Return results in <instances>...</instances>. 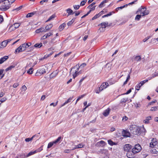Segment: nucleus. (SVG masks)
<instances>
[{
  "mask_svg": "<svg viewBox=\"0 0 158 158\" xmlns=\"http://www.w3.org/2000/svg\"><path fill=\"white\" fill-rule=\"evenodd\" d=\"M131 132L133 135H140V127L136 125H132L130 127Z\"/></svg>",
  "mask_w": 158,
  "mask_h": 158,
  "instance_id": "f257e3e1",
  "label": "nucleus"
},
{
  "mask_svg": "<svg viewBox=\"0 0 158 158\" xmlns=\"http://www.w3.org/2000/svg\"><path fill=\"white\" fill-rule=\"evenodd\" d=\"M28 48V46H27V44H26V43H24L16 48L15 53H16L17 52L19 53L22 52L25 50L26 48Z\"/></svg>",
  "mask_w": 158,
  "mask_h": 158,
  "instance_id": "f03ea898",
  "label": "nucleus"
},
{
  "mask_svg": "<svg viewBox=\"0 0 158 158\" xmlns=\"http://www.w3.org/2000/svg\"><path fill=\"white\" fill-rule=\"evenodd\" d=\"M15 1V0H5L3 2V5L7 10L10 7V5Z\"/></svg>",
  "mask_w": 158,
  "mask_h": 158,
  "instance_id": "7ed1b4c3",
  "label": "nucleus"
},
{
  "mask_svg": "<svg viewBox=\"0 0 158 158\" xmlns=\"http://www.w3.org/2000/svg\"><path fill=\"white\" fill-rule=\"evenodd\" d=\"M142 148L139 144H137L135 145L134 148L132 149V152L134 153H136L139 152L141 150Z\"/></svg>",
  "mask_w": 158,
  "mask_h": 158,
  "instance_id": "20e7f679",
  "label": "nucleus"
},
{
  "mask_svg": "<svg viewBox=\"0 0 158 158\" xmlns=\"http://www.w3.org/2000/svg\"><path fill=\"white\" fill-rule=\"evenodd\" d=\"M98 26H100L101 27L99 28V29L101 30V29H102V31L103 30L104 31V29H105V28L108 26H110V25H108V23L107 22H103L100 23V24L98 25Z\"/></svg>",
  "mask_w": 158,
  "mask_h": 158,
  "instance_id": "39448f33",
  "label": "nucleus"
},
{
  "mask_svg": "<svg viewBox=\"0 0 158 158\" xmlns=\"http://www.w3.org/2000/svg\"><path fill=\"white\" fill-rule=\"evenodd\" d=\"M131 146L129 144H126L123 147L124 151L127 152L131 151Z\"/></svg>",
  "mask_w": 158,
  "mask_h": 158,
  "instance_id": "423d86ee",
  "label": "nucleus"
},
{
  "mask_svg": "<svg viewBox=\"0 0 158 158\" xmlns=\"http://www.w3.org/2000/svg\"><path fill=\"white\" fill-rule=\"evenodd\" d=\"M157 144V142L156 139L153 138L151 140V142L150 143V147L151 148H153L155 146H156Z\"/></svg>",
  "mask_w": 158,
  "mask_h": 158,
  "instance_id": "0eeeda50",
  "label": "nucleus"
},
{
  "mask_svg": "<svg viewBox=\"0 0 158 158\" xmlns=\"http://www.w3.org/2000/svg\"><path fill=\"white\" fill-rule=\"evenodd\" d=\"M106 144V143L103 140L98 142L95 144V146L98 147H103Z\"/></svg>",
  "mask_w": 158,
  "mask_h": 158,
  "instance_id": "6e6552de",
  "label": "nucleus"
},
{
  "mask_svg": "<svg viewBox=\"0 0 158 158\" xmlns=\"http://www.w3.org/2000/svg\"><path fill=\"white\" fill-rule=\"evenodd\" d=\"M45 73L46 71H45V70H37L35 75L36 76H39L41 75L42 74Z\"/></svg>",
  "mask_w": 158,
  "mask_h": 158,
  "instance_id": "1a4fd4ad",
  "label": "nucleus"
},
{
  "mask_svg": "<svg viewBox=\"0 0 158 158\" xmlns=\"http://www.w3.org/2000/svg\"><path fill=\"white\" fill-rule=\"evenodd\" d=\"M59 72L58 70H56L54 71L50 75V77L51 78H53V77L56 76Z\"/></svg>",
  "mask_w": 158,
  "mask_h": 158,
  "instance_id": "9d476101",
  "label": "nucleus"
},
{
  "mask_svg": "<svg viewBox=\"0 0 158 158\" xmlns=\"http://www.w3.org/2000/svg\"><path fill=\"white\" fill-rule=\"evenodd\" d=\"M110 110V109L109 108H108L103 112V115L105 117L107 116L109 114Z\"/></svg>",
  "mask_w": 158,
  "mask_h": 158,
  "instance_id": "9b49d317",
  "label": "nucleus"
},
{
  "mask_svg": "<svg viewBox=\"0 0 158 158\" xmlns=\"http://www.w3.org/2000/svg\"><path fill=\"white\" fill-rule=\"evenodd\" d=\"M108 85V83L106 82L103 83L100 86V89L103 90L106 88Z\"/></svg>",
  "mask_w": 158,
  "mask_h": 158,
  "instance_id": "f8f14e48",
  "label": "nucleus"
},
{
  "mask_svg": "<svg viewBox=\"0 0 158 158\" xmlns=\"http://www.w3.org/2000/svg\"><path fill=\"white\" fill-rule=\"evenodd\" d=\"M35 32L37 33H39L40 32H46V31L45 30V29L44 27H41L40 28L36 30Z\"/></svg>",
  "mask_w": 158,
  "mask_h": 158,
  "instance_id": "ddd939ff",
  "label": "nucleus"
},
{
  "mask_svg": "<svg viewBox=\"0 0 158 158\" xmlns=\"http://www.w3.org/2000/svg\"><path fill=\"white\" fill-rule=\"evenodd\" d=\"M134 153L132 152V151H130V152H127V157L129 158H132L133 157Z\"/></svg>",
  "mask_w": 158,
  "mask_h": 158,
  "instance_id": "4468645a",
  "label": "nucleus"
},
{
  "mask_svg": "<svg viewBox=\"0 0 158 158\" xmlns=\"http://www.w3.org/2000/svg\"><path fill=\"white\" fill-rule=\"evenodd\" d=\"M73 97H70L66 101H65L63 104L61 105V107H62L66 104L70 102L71 100L73 99Z\"/></svg>",
  "mask_w": 158,
  "mask_h": 158,
  "instance_id": "2eb2a0df",
  "label": "nucleus"
},
{
  "mask_svg": "<svg viewBox=\"0 0 158 158\" xmlns=\"http://www.w3.org/2000/svg\"><path fill=\"white\" fill-rule=\"evenodd\" d=\"M66 24L65 23H64L60 26L59 27V30L60 31H62L64 29V27L66 26Z\"/></svg>",
  "mask_w": 158,
  "mask_h": 158,
  "instance_id": "dca6fc26",
  "label": "nucleus"
},
{
  "mask_svg": "<svg viewBox=\"0 0 158 158\" xmlns=\"http://www.w3.org/2000/svg\"><path fill=\"white\" fill-rule=\"evenodd\" d=\"M158 76V71L154 73L153 74L152 76L148 77V80H150L152 78Z\"/></svg>",
  "mask_w": 158,
  "mask_h": 158,
  "instance_id": "f3484780",
  "label": "nucleus"
},
{
  "mask_svg": "<svg viewBox=\"0 0 158 158\" xmlns=\"http://www.w3.org/2000/svg\"><path fill=\"white\" fill-rule=\"evenodd\" d=\"M81 73V71L77 72L76 70H75L74 73L73 75V78L74 79L78 75Z\"/></svg>",
  "mask_w": 158,
  "mask_h": 158,
  "instance_id": "a211bd4d",
  "label": "nucleus"
},
{
  "mask_svg": "<svg viewBox=\"0 0 158 158\" xmlns=\"http://www.w3.org/2000/svg\"><path fill=\"white\" fill-rule=\"evenodd\" d=\"M124 137H128L130 136V133L127 131H124L122 133Z\"/></svg>",
  "mask_w": 158,
  "mask_h": 158,
  "instance_id": "6ab92c4d",
  "label": "nucleus"
},
{
  "mask_svg": "<svg viewBox=\"0 0 158 158\" xmlns=\"http://www.w3.org/2000/svg\"><path fill=\"white\" fill-rule=\"evenodd\" d=\"M8 58V56H6L1 58L0 59V64H1L3 63L4 61L7 59Z\"/></svg>",
  "mask_w": 158,
  "mask_h": 158,
  "instance_id": "aec40b11",
  "label": "nucleus"
},
{
  "mask_svg": "<svg viewBox=\"0 0 158 158\" xmlns=\"http://www.w3.org/2000/svg\"><path fill=\"white\" fill-rule=\"evenodd\" d=\"M140 134H142L144 135L146 132V130L144 127H140Z\"/></svg>",
  "mask_w": 158,
  "mask_h": 158,
  "instance_id": "412c9836",
  "label": "nucleus"
},
{
  "mask_svg": "<svg viewBox=\"0 0 158 158\" xmlns=\"http://www.w3.org/2000/svg\"><path fill=\"white\" fill-rule=\"evenodd\" d=\"M37 136H38L37 135H33V136H32L31 138H27L25 139V141L26 142H29L30 141H32L33 139L35 137H36Z\"/></svg>",
  "mask_w": 158,
  "mask_h": 158,
  "instance_id": "4be33fe9",
  "label": "nucleus"
},
{
  "mask_svg": "<svg viewBox=\"0 0 158 158\" xmlns=\"http://www.w3.org/2000/svg\"><path fill=\"white\" fill-rule=\"evenodd\" d=\"M151 116H148L146 117V119L143 120L144 123L145 124H148L149 123V120L151 119Z\"/></svg>",
  "mask_w": 158,
  "mask_h": 158,
  "instance_id": "5701e85b",
  "label": "nucleus"
},
{
  "mask_svg": "<svg viewBox=\"0 0 158 158\" xmlns=\"http://www.w3.org/2000/svg\"><path fill=\"white\" fill-rule=\"evenodd\" d=\"M7 44V42L6 41L4 40L2 42L1 45H0V48H4L5 47Z\"/></svg>",
  "mask_w": 158,
  "mask_h": 158,
  "instance_id": "b1692460",
  "label": "nucleus"
},
{
  "mask_svg": "<svg viewBox=\"0 0 158 158\" xmlns=\"http://www.w3.org/2000/svg\"><path fill=\"white\" fill-rule=\"evenodd\" d=\"M131 71H130V72L129 73V74L128 75L127 77V79L126 80V81L124 82L123 85H125L126 84L128 81L129 80V79H130V73H131Z\"/></svg>",
  "mask_w": 158,
  "mask_h": 158,
  "instance_id": "393cba45",
  "label": "nucleus"
},
{
  "mask_svg": "<svg viewBox=\"0 0 158 158\" xmlns=\"http://www.w3.org/2000/svg\"><path fill=\"white\" fill-rule=\"evenodd\" d=\"M52 27V24H49L47 25L45 27V30L46 31V32L50 30Z\"/></svg>",
  "mask_w": 158,
  "mask_h": 158,
  "instance_id": "a878e982",
  "label": "nucleus"
},
{
  "mask_svg": "<svg viewBox=\"0 0 158 158\" xmlns=\"http://www.w3.org/2000/svg\"><path fill=\"white\" fill-rule=\"evenodd\" d=\"M67 13H68V16L74 13L73 10L70 8H68L66 10Z\"/></svg>",
  "mask_w": 158,
  "mask_h": 158,
  "instance_id": "bb28decb",
  "label": "nucleus"
},
{
  "mask_svg": "<svg viewBox=\"0 0 158 158\" xmlns=\"http://www.w3.org/2000/svg\"><path fill=\"white\" fill-rule=\"evenodd\" d=\"M149 11L148 10H145L144 11H143V12H142L141 13V14L142 15V16L143 17L144 16L147 15L149 14Z\"/></svg>",
  "mask_w": 158,
  "mask_h": 158,
  "instance_id": "cd10ccee",
  "label": "nucleus"
},
{
  "mask_svg": "<svg viewBox=\"0 0 158 158\" xmlns=\"http://www.w3.org/2000/svg\"><path fill=\"white\" fill-rule=\"evenodd\" d=\"M108 0H105L103 2H101L99 6V8H102L104 6V4L108 2Z\"/></svg>",
  "mask_w": 158,
  "mask_h": 158,
  "instance_id": "c85d7f7f",
  "label": "nucleus"
},
{
  "mask_svg": "<svg viewBox=\"0 0 158 158\" xmlns=\"http://www.w3.org/2000/svg\"><path fill=\"white\" fill-rule=\"evenodd\" d=\"M17 64H13L12 65H11L8 68H6V69H11L13 68H17Z\"/></svg>",
  "mask_w": 158,
  "mask_h": 158,
  "instance_id": "c756f323",
  "label": "nucleus"
},
{
  "mask_svg": "<svg viewBox=\"0 0 158 158\" xmlns=\"http://www.w3.org/2000/svg\"><path fill=\"white\" fill-rule=\"evenodd\" d=\"M76 18H73L69 22L67 23V25L68 26H71L72 23L74 22Z\"/></svg>",
  "mask_w": 158,
  "mask_h": 158,
  "instance_id": "7c9ffc66",
  "label": "nucleus"
},
{
  "mask_svg": "<svg viewBox=\"0 0 158 158\" xmlns=\"http://www.w3.org/2000/svg\"><path fill=\"white\" fill-rule=\"evenodd\" d=\"M108 142L109 144L111 146L116 145V143L112 141L111 140L109 139L108 140Z\"/></svg>",
  "mask_w": 158,
  "mask_h": 158,
  "instance_id": "2f4dec72",
  "label": "nucleus"
},
{
  "mask_svg": "<svg viewBox=\"0 0 158 158\" xmlns=\"http://www.w3.org/2000/svg\"><path fill=\"white\" fill-rule=\"evenodd\" d=\"M115 12L114 11H112V12H110L107 14L104 15L102 16V18H104L106 17H107L108 16H110L113 13H114Z\"/></svg>",
  "mask_w": 158,
  "mask_h": 158,
  "instance_id": "473e14b6",
  "label": "nucleus"
},
{
  "mask_svg": "<svg viewBox=\"0 0 158 158\" xmlns=\"http://www.w3.org/2000/svg\"><path fill=\"white\" fill-rule=\"evenodd\" d=\"M15 29H16L15 27L13 25H12L9 27V31L10 32L12 31H13L15 30Z\"/></svg>",
  "mask_w": 158,
  "mask_h": 158,
  "instance_id": "72a5a7b5",
  "label": "nucleus"
},
{
  "mask_svg": "<svg viewBox=\"0 0 158 158\" xmlns=\"http://www.w3.org/2000/svg\"><path fill=\"white\" fill-rule=\"evenodd\" d=\"M141 59V58L140 56H136L134 58V60L136 61H140Z\"/></svg>",
  "mask_w": 158,
  "mask_h": 158,
  "instance_id": "f704fd0d",
  "label": "nucleus"
},
{
  "mask_svg": "<svg viewBox=\"0 0 158 158\" xmlns=\"http://www.w3.org/2000/svg\"><path fill=\"white\" fill-rule=\"evenodd\" d=\"M84 146V145L83 143H81L78 145H76V147L77 148H83Z\"/></svg>",
  "mask_w": 158,
  "mask_h": 158,
  "instance_id": "c9c22d12",
  "label": "nucleus"
},
{
  "mask_svg": "<svg viewBox=\"0 0 158 158\" xmlns=\"http://www.w3.org/2000/svg\"><path fill=\"white\" fill-rule=\"evenodd\" d=\"M42 46V43L40 44H36L34 45V47L35 48H39Z\"/></svg>",
  "mask_w": 158,
  "mask_h": 158,
  "instance_id": "e433bc0d",
  "label": "nucleus"
},
{
  "mask_svg": "<svg viewBox=\"0 0 158 158\" xmlns=\"http://www.w3.org/2000/svg\"><path fill=\"white\" fill-rule=\"evenodd\" d=\"M143 9V6H141L140 8H139L137 10V11L136 12V14H139L140 13L142 12V9Z\"/></svg>",
  "mask_w": 158,
  "mask_h": 158,
  "instance_id": "4c0bfd02",
  "label": "nucleus"
},
{
  "mask_svg": "<svg viewBox=\"0 0 158 158\" xmlns=\"http://www.w3.org/2000/svg\"><path fill=\"white\" fill-rule=\"evenodd\" d=\"M142 16V15H137L135 17V20L139 21Z\"/></svg>",
  "mask_w": 158,
  "mask_h": 158,
  "instance_id": "58836bf2",
  "label": "nucleus"
},
{
  "mask_svg": "<svg viewBox=\"0 0 158 158\" xmlns=\"http://www.w3.org/2000/svg\"><path fill=\"white\" fill-rule=\"evenodd\" d=\"M43 145L40 148L37 149L36 150H35V153L39 152L42 151L43 150Z\"/></svg>",
  "mask_w": 158,
  "mask_h": 158,
  "instance_id": "ea45409f",
  "label": "nucleus"
},
{
  "mask_svg": "<svg viewBox=\"0 0 158 158\" xmlns=\"http://www.w3.org/2000/svg\"><path fill=\"white\" fill-rule=\"evenodd\" d=\"M61 139V136L59 137L58 138L54 141H53L54 144H56L58 143L59 141Z\"/></svg>",
  "mask_w": 158,
  "mask_h": 158,
  "instance_id": "a19ab883",
  "label": "nucleus"
},
{
  "mask_svg": "<svg viewBox=\"0 0 158 158\" xmlns=\"http://www.w3.org/2000/svg\"><path fill=\"white\" fill-rule=\"evenodd\" d=\"M35 12H33L30 13H28L26 16L27 18L30 17H32L35 14Z\"/></svg>",
  "mask_w": 158,
  "mask_h": 158,
  "instance_id": "79ce46f5",
  "label": "nucleus"
},
{
  "mask_svg": "<svg viewBox=\"0 0 158 158\" xmlns=\"http://www.w3.org/2000/svg\"><path fill=\"white\" fill-rule=\"evenodd\" d=\"M54 144L53 141L52 142H49L48 144L47 148H51Z\"/></svg>",
  "mask_w": 158,
  "mask_h": 158,
  "instance_id": "37998d69",
  "label": "nucleus"
},
{
  "mask_svg": "<svg viewBox=\"0 0 158 158\" xmlns=\"http://www.w3.org/2000/svg\"><path fill=\"white\" fill-rule=\"evenodd\" d=\"M36 153L35 152V151H31L29 152L28 154L27 155V157H28L30 156H31L32 155H33L35 154Z\"/></svg>",
  "mask_w": 158,
  "mask_h": 158,
  "instance_id": "c03bdc74",
  "label": "nucleus"
},
{
  "mask_svg": "<svg viewBox=\"0 0 158 158\" xmlns=\"http://www.w3.org/2000/svg\"><path fill=\"white\" fill-rule=\"evenodd\" d=\"M15 28L16 29V28H18L20 24L19 23H15L13 24Z\"/></svg>",
  "mask_w": 158,
  "mask_h": 158,
  "instance_id": "a18cd8bd",
  "label": "nucleus"
},
{
  "mask_svg": "<svg viewBox=\"0 0 158 158\" xmlns=\"http://www.w3.org/2000/svg\"><path fill=\"white\" fill-rule=\"evenodd\" d=\"M158 109V106H156L152 107L151 108V110L152 111H155L157 110Z\"/></svg>",
  "mask_w": 158,
  "mask_h": 158,
  "instance_id": "49530a36",
  "label": "nucleus"
},
{
  "mask_svg": "<svg viewBox=\"0 0 158 158\" xmlns=\"http://www.w3.org/2000/svg\"><path fill=\"white\" fill-rule=\"evenodd\" d=\"M80 65L79 64H77L74 67H72L71 69H79L80 68Z\"/></svg>",
  "mask_w": 158,
  "mask_h": 158,
  "instance_id": "de8ad7c7",
  "label": "nucleus"
},
{
  "mask_svg": "<svg viewBox=\"0 0 158 158\" xmlns=\"http://www.w3.org/2000/svg\"><path fill=\"white\" fill-rule=\"evenodd\" d=\"M55 38H53L49 42V44L50 45L53 44H54L55 43V42L54 41L55 40Z\"/></svg>",
  "mask_w": 158,
  "mask_h": 158,
  "instance_id": "09e8293b",
  "label": "nucleus"
},
{
  "mask_svg": "<svg viewBox=\"0 0 158 158\" xmlns=\"http://www.w3.org/2000/svg\"><path fill=\"white\" fill-rule=\"evenodd\" d=\"M55 17V15H53L52 16H51L47 20V22L49 21L52 19H53Z\"/></svg>",
  "mask_w": 158,
  "mask_h": 158,
  "instance_id": "8fccbe9b",
  "label": "nucleus"
},
{
  "mask_svg": "<svg viewBox=\"0 0 158 158\" xmlns=\"http://www.w3.org/2000/svg\"><path fill=\"white\" fill-rule=\"evenodd\" d=\"M3 70H0V77L2 78L4 76V74H3Z\"/></svg>",
  "mask_w": 158,
  "mask_h": 158,
  "instance_id": "3c124183",
  "label": "nucleus"
},
{
  "mask_svg": "<svg viewBox=\"0 0 158 158\" xmlns=\"http://www.w3.org/2000/svg\"><path fill=\"white\" fill-rule=\"evenodd\" d=\"M148 81V80H144L143 81L140 82V83H139L140 85V86H142L145 83L147 82Z\"/></svg>",
  "mask_w": 158,
  "mask_h": 158,
  "instance_id": "603ef678",
  "label": "nucleus"
},
{
  "mask_svg": "<svg viewBox=\"0 0 158 158\" xmlns=\"http://www.w3.org/2000/svg\"><path fill=\"white\" fill-rule=\"evenodd\" d=\"M7 9L5 7H4L3 5L0 7V10L2 11H5Z\"/></svg>",
  "mask_w": 158,
  "mask_h": 158,
  "instance_id": "864d4df0",
  "label": "nucleus"
},
{
  "mask_svg": "<svg viewBox=\"0 0 158 158\" xmlns=\"http://www.w3.org/2000/svg\"><path fill=\"white\" fill-rule=\"evenodd\" d=\"M84 95H81V96H79L77 98V99L76 100V102L75 103V104H76L77 102L79 101L82 98H83L84 96Z\"/></svg>",
  "mask_w": 158,
  "mask_h": 158,
  "instance_id": "5fc2aeb1",
  "label": "nucleus"
},
{
  "mask_svg": "<svg viewBox=\"0 0 158 158\" xmlns=\"http://www.w3.org/2000/svg\"><path fill=\"white\" fill-rule=\"evenodd\" d=\"M128 99L127 98H122L121 101V103L126 102L127 100Z\"/></svg>",
  "mask_w": 158,
  "mask_h": 158,
  "instance_id": "6e6d98bb",
  "label": "nucleus"
},
{
  "mask_svg": "<svg viewBox=\"0 0 158 158\" xmlns=\"http://www.w3.org/2000/svg\"><path fill=\"white\" fill-rule=\"evenodd\" d=\"M87 1V0H83L81 1V2L80 5L81 6H83L85 4L86 2Z\"/></svg>",
  "mask_w": 158,
  "mask_h": 158,
  "instance_id": "4d7b16f0",
  "label": "nucleus"
},
{
  "mask_svg": "<svg viewBox=\"0 0 158 158\" xmlns=\"http://www.w3.org/2000/svg\"><path fill=\"white\" fill-rule=\"evenodd\" d=\"M91 10H89L88 12L85 15H83L81 17V18H84L86 16H87L90 13V12H91Z\"/></svg>",
  "mask_w": 158,
  "mask_h": 158,
  "instance_id": "13d9d810",
  "label": "nucleus"
},
{
  "mask_svg": "<svg viewBox=\"0 0 158 158\" xmlns=\"http://www.w3.org/2000/svg\"><path fill=\"white\" fill-rule=\"evenodd\" d=\"M45 35H46V37L47 38H48V37H49L50 36L52 35H53V34H52V32H49V33L46 34Z\"/></svg>",
  "mask_w": 158,
  "mask_h": 158,
  "instance_id": "bf43d9fd",
  "label": "nucleus"
},
{
  "mask_svg": "<svg viewBox=\"0 0 158 158\" xmlns=\"http://www.w3.org/2000/svg\"><path fill=\"white\" fill-rule=\"evenodd\" d=\"M48 1V0H42L40 1V4L43 5L44 4V2H47Z\"/></svg>",
  "mask_w": 158,
  "mask_h": 158,
  "instance_id": "052dcab7",
  "label": "nucleus"
},
{
  "mask_svg": "<svg viewBox=\"0 0 158 158\" xmlns=\"http://www.w3.org/2000/svg\"><path fill=\"white\" fill-rule=\"evenodd\" d=\"M86 64L85 63H83L82 64H81L80 65V67L81 69H82L84 67L86 66Z\"/></svg>",
  "mask_w": 158,
  "mask_h": 158,
  "instance_id": "680f3d73",
  "label": "nucleus"
},
{
  "mask_svg": "<svg viewBox=\"0 0 158 158\" xmlns=\"http://www.w3.org/2000/svg\"><path fill=\"white\" fill-rule=\"evenodd\" d=\"M19 156L20 158H25L26 157H27V155H26L24 154H23L20 155Z\"/></svg>",
  "mask_w": 158,
  "mask_h": 158,
  "instance_id": "e2e57ef3",
  "label": "nucleus"
},
{
  "mask_svg": "<svg viewBox=\"0 0 158 158\" xmlns=\"http://www.w3.org/2000/svg\"><path fill=\"white\" fill-rule=\"evenodd\" d=\"M151 37L150 36H148L146 38H144L143 40V41L144 42H145L146 41H147Z\"/></svg>",
  "mask_w": 158,
  "mask_h": 158,
  "instance_id": "0e129e2a",
  "label": "nucleus"
},
{
  "mask_svg": "<svg viewBox=\"0 0 158 158\" xmlns=\"http://www.w3.org/2000/svg\"><path fill=\"white\" fill-rule=\"evenodd\" d=\"M156 39L155 38H152L151 40L150 43H155L156 42Z\"/></svg>",
  "mask_w": 158,
  "mask_h": 158,
  "instance_id": "69168bd1",
  "label": "nucleus"
},
{
  "mask_svg": "<svg viewBox=\"0 0 158 158\" xmlns=\"http://www.w3.org/2000/svg\"><path fill=\"white\" fill-rule=\"evenodd\" d=\"M33 71L34 70H28L27 72L28 74H32L33 73Z\"/></svg>",
  "mask_w": 158,
  "mask_h": 158,
  "instance_id": "338daca9",
  "label": "nucleus"
},
{
  "mask_svg": "<svg viewBox=\"0 0 158 158\" xmlns=\"http://www.w3.org/2000/svg\"><path fill=\"white\" fill-rule=\"evenodd\" d=\"M74 8L76 10H77L79 9L80 7V6L79 5H75L73 6Z\"/></svg>",
  "mask_w": 158,
  "mask_h": 158,
  "instance_id": "774afa93",
  "label": "nucleus"
}]
</instances>
